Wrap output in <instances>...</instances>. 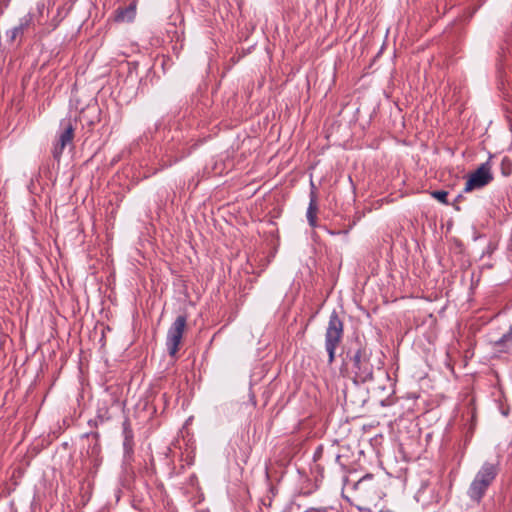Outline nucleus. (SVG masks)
Segmentation results:
<instances>
[{
  "label": "nucleus",
  "mask_w": 512,
  "mask_h": 512,
  "mask_svg": "<svg viewBox=\"0 0 512 512\" xmlns=\"http://www.w3.org/2000/svg\"><path fill=\"white\" fill-rule=\"evenodd\" d=\"M349 369L356 384L366 383L373 379V365L370 363V352L366 347H359L349 358Z\"/></svg>",
  "instance_id": "obj_1"
},
{
  "label": "nucleus",
  "mask_w": 512,
  "mask_h": 512,
  "mask_svg": "<svg viewBox=\"0 0 512 512\" xmlns=\"http://www.w3.org/2000/svg\"><path fill=\"white\" fill-rule=\"evenodd\" d=\"M497 474L498 469L496 465L489 462L484 463L468 489L470 499L479 503Z\"/></svg>",
  "instance_id": "obj_2"
},
{
  "label": "nucleus",
  "mask_w": 512,
  "mask_h": 512,
  "mask_svg": "<svg viewBox=\"0 0 512 512\" xmlns=\"http://www.w3.org/2000/svg\"><path fill=\"white\" fill-rule=\"evenodd\" d=\"M344 334V323L334 310L330 316L325 332V349L328 353V363L335 361L336 349L341 344Z\"/></svg>",
  "instance_id": "obj_3"
},
{
  "label": "nucleus",
  "mask_w": 512,
  "mask_h": 512,
  "mask_svg": "<svg viewBox=\"0 0 512 512\" xmlns=\"http://www.w3.org/2000/svg\"><path fill=\"white\" fill-rule=\"evenodd\" d=\"M186 326L187 316L179 315L169 327L165 343L169 356L175 357L178 353Z\"/></svg>",
  "instance_id": "obj_4"
},
{
  "label": "nucleus",
  "mask_w": 512,
  "mask_h": 512,
  "mask_svg": "<svg viewBox=\"0 0 512 512\" xmlns=\"http://www.w3.org/2000/svg\"><path fill=\"white\" fill-rule=\"evenodd\" d=\"M75 124V121H73L71 118H65L61 120L60 130L52 149V155L54 159L59 160L64 149L67 146H73Z\"/></svg>",
  "instance_id": "obj_5"
},
{
  "label": "nucleus",
  "mask_w": 512,
  "mask_h": 512,
  "mask_svg": "<svg viewBox=\"0 0 512 512\" xmlns=\"http://www.w3.org/2000/svg\"><path fill=\"white\" fill-rule=\"evenodd\" d=\"M494 179L492 167L489 161L482 163L474 172H472L464 187L465 192L481 189L490 184Z\"/></svg>",
  "instance_id": "obj_6"
},
{
  "label": "nucleus",
  "mask_w": 512,
  "mask_h": 512,
  "mask_svg": "<svg viewBox=\"0 0 512 512\" xmlns=\"http://www.w3.org/2000/svg\"><path fill=\"white\" fill-rule=\"evenodd\" d=\"M444 486L441 483L422 486L416 494V500L423 507L438 505L442 501Z\"/></svg>",
  "instance_id": "obj_7"
},
{
  "label": "nucleus",
  "mask_w": 512,
  "mask_h": 512,
  "mask_svg": "<svg viewBox=\"0 0 512 512\" xmlns=\"http://www.w3.org/2000/svg\"><path fill=\"white\" fill-rule=\"evenodd\" d=\"M33 18L31 14H27L20 19V23L18 26L13 27L12 29L6 32L7 38L13 42L17 39H21L24 35L25 31L32 25Z\"/></svg>",
  "instance_id": "obj_8"
},
{
  "label": "nucleus",
  "mask_w": 512,
  "mask_h": 512,
  "mask_svg": "<svg viewBox=\"0 0 512 512\" xmlns=\"http://www.w3.org/2000/svg\"><path fill=\"white\" fill-rule=\"evenodd\" d=\"M317 213H318L317 194L314 190V185L312 184V190L310 192L309 206L307 208V213H306L307 220L311 227L316 226Z\"/></svg>",
  "instance_id": "obj_9"
},
{
  "label": "nucleus",
  "mask_w": 512,
  "mask_h": 512,
  "mask_svg": "<svg viewBox=\"0 0 512 512\" xmlns=\"http://www.w3.org/2000/svg\"><path fill=\"white\" fill-rule=\"evenodd\" d=\"M136 15V4L131 3L125 8H119L117 10L116 21L118 22H130L135 18Z\"/></svg>",
  "instance_id": "obj_10"
},
{
  "label": "nucleus",
  "mask_w": 512,
  "mask_h": 512,
  "mask_svg": "<svg viewBox=\"0 0 512 512\" xmlns=\"http://www.w3.org/2000/svg\"><path fill=\"white\" fill-rule=\"evenodd\" d=\"M431 196L441 202L442 204L448 205V192L444 190H435L431 192Z\"/></svg>",
  "instance_id": "obj_11"
},
{
  "label": "nucleus",
  "mask_w": 512,
  "mask_h": 512,
  "mask_svg": "<svg viewBox=\"0 0 512 512\" xmlns=\"http://www.w3.org/2000/svg\"><path fill=\"white\" fill-rule=\"evenodd\" d=\"M373 478H374L373 474H366L365 476H363L360 480H358L354 484L355 490H357V491L364 490L366 482L372 481Z\"/></svg>",
  "instance_id": "obj_12"
},
{
  "label": "nucleus",
  "mask_w": 512,
  "mask_h": 512,
  "mask_svg": "<svg viewBox=\"0 0 512 512\" xmlns=\"http://www.w3.org/2000/svg\"><path fill=\"white\" fill-rule=\"evenodd\" d=\"M512 341V328L509 329L499 340L495 342L496 347L503 346L506 342Z\"/></svg>",
  "instance_id": "obj_13"
},
{
  "label": "nucleus",
  "mask_w": 512,
  "mask_h": 512,
  "mask_svg": "<svg viewBox=\"0 0 512 512\" xmlns=\"http://www.w3.org/2000/svg\"><path fill=\"white\" fill-rule=\"evenodd\" d=\"M501 165H502V174L504 176H509L512 172L511 161L507 157H505V158H503Z\"/></svg>",
  "instance_id": "obj_14"
},
{
  "label": "nucleus",
  "mask_w": 512,
  "mask_h": 512,
  "mask_svg": "<svg viewBox=\"0 0 512 512\" xmlns=\"http://www.w3.org/2000/svg\"><path fill=\"white\" fill-rule=\"evenodd\" d=\"M334 509L332 507H309L304 512H333Z\"/></svg>",
  "instance_id": "obj_15"
},
{
  "label": "nucleus",
  "mask_w": 512,
  "mask_h": 512,
  "mask_svg": "<svg viewBox=\"0 0 512 512\" xmlns=\"http://www.w3.org/2000/svg\"><path fill=\"white\" fill-rule=\"evenodd\" d=\"M128 444V437L126 436V439H125V442H124V446H127Z\"/></svg>",
  "instance_id": "obj_16"
}]
</instances>
